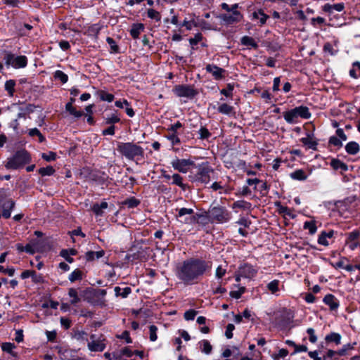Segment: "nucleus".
<instances>
[{
    "mask_svg": "<svg viewBox=\"0 0 360 360\" xmlns=\"http://www.w3.org/2000/svg\"><path fill=\"white\" fill-rule=\"evenodd\" d=\"M323 302L329 306L331 310L337 309L339 306L337 299L331 294L326 295L323 298Z\"/></svg>",
    "mask_w": 360,
    "mask_h": 360,
    "instance_id": "dca6fc26",
    "label": "nucleus"
},
{
    "mask_svg": "<svg viewBox=\"0 0 360 360\" xmlns=\"http://www.w3.org/2000/svg\"><path fill=\"white\" fill-rule=\"evenodd\" d=\"M333 234H334L333 231H330L328 233L323 232L319 237L318 243L320 245H323L324 246H328L329 245L328 238H331L333 236Z\"/></svg>",
    "mask_w": 360,
    "mask_h": 360,
    "instance_id": "5701e85b",
    "label": "nucleus"
},
{
    "mask_svg": "<svg viewBox=\"0 0 360 360\" xmlns=\"http://www.w3.org/2000/svg\"><path fill=\"white\" fill-rule=\"evenodd\" d=\"M330 165L334 169H336V170L340 169L342 171H346L347 169V166L345 163H343L342 161L337 160V159L332 160L331 162H330Z\"/></svg>",
    "mask_w": 360,
    "mask_h": 360,
    "instance_id": "72a5a7b5",
    "label": "nucleus"
},
{
    "mask_svg": "<svg viewBox=\"0 0 360 360\" xmlns=\"http://www.w3.org/2000/svg\"><path fill=\"white\" fill-rule=\"evenodd\" d=\"M235 329V326L232 323H229L226 328L225 335L227 338L230 339L233 337V330Z\"/></svg>",
    "mask_w": 360,
    "mask_h": 360,
    "instance_id": "680f3d73",
    "label": "nucleus"
},
{
    "mask_svg": "<svg viewBox=\"0 0 360 360\" xmlns=\"http://www.w3.org/2000/svg\"><path fill=\"white\" fill-rule=\"evenodd\" d=\"M198 172L197 174V179L202 183L207 184L210 179V173L212 170L207 165H201L198 168Z\"/></svg>",
    "mask_w": 360,
    "mask_h": 360,
    "instance_id": "9b49d317",
    "label": "nucleus"
},
{
    "mask_svg": "<svg viewBox=\"0 0 360 360\" xmlns=\"http://www.w3.org/2000/svg\"><path fill=\"white\" fill-rule=\"evenodd\" d=\"M68 295L72 298L70 301L72 304H76L80 301V298L76 289L73 288H70L68 290Z\"/></svg>",
    "mask_w": 360,
    "mask_h": 360,
    "instance_id": "e433bc0d",
    "label": "nucleus"
},
{
    "mask_svg": "<svg viewBox=\"0 0 360 360\" xmlns=\"http://www.w3.org/2000/svg\"><path fill=\"white\" fill-rule=\"evenodd\" d=\"M147 16L152 20H155L156 22H160L161 20V15L160 12L153 8H148L147 10Z\"/></svg>",
    "mask_w": 360,
    "mask_h": 360,
    "instance_id": "58836bf2",
    "label": "nucleus"
},
{
    "mask_svg": "<svg viewBox=\"0 0 360 360\" xmlns=\"http://www.w3.org/2000/svg\"><path fill=\"white\" fill-rule=\"evenodd\" d=\"M245 290V288L244 287H240L238 290L231 291L230 295L235 299H239L244 293Z\"/></svg>",
    "mask_w": 360,
    "mask_h": 360,
    "instance_id": "4d7b16f0",
    "label": "nucleus"
},
{
    "mask_svg": "<svg viewBox=\"0 0 360 360\" xmlns=\"http://www.w3.org/2000/svg\"><path fill=\"white\" fill-rule=\"evenodd\" d=\"M290 177L298 181H304L307 179V175L302 169H297L290 174Z\"/></svg>",
    "mask_w": 360,
    "mask_h": 360,
    "instance_id": "cd10ccee",
    "label": "nucleus"
},
{
    "mask_svg": "<svg viewBox=\"0 0 360 360\" xmlns=\"http://www.w3.org/2000/svg\"><path fill=\"white\" fill-rule=\"evenodd\" d=\"M1 348H2L3 351L13 354V350L14 348H15V346L13 343L5 342L2 345Z\"/></svg>",
    "mask_w": 360,
    "mask_h": 360,
    "instance_id": "6e6d98bb",
    "label": "nucleus"
},
{
    "mask_svg": "<svg viewBox=\"0 0 360 360\" xmlns=\"http://www.w3.org/2000/svg\"><path fill=\"white\" fill-rule=\"evenodd\" d=\"M105 347V344L100 340H93L88 343V348L92 352H102Z\"/></svg>",
    "mask_w": 360,
    "mask_h": 360,
    "instance_id": "f3484780",
    "label": "nucleus"
},
{
    "mask_svg": "<svg viewBox=\"0 0 360 360\" xmlns=\"http://www.w3.org/2000/svg\"><path fill=\"white\" fill-rule=\"evenodd\" d=\"M323 51L329 53L331 56L336 54L337 51L333 49L332 44L329 42H326L323 45Z\"/></svg>",
    "mask_w": 360,
    "mask_h": 360,
    "instance_id": "13d9d810",
    "label": "nucleus"
},
{
    "mask_svg": "<svg viewBox=\"0 0 360 360\" xmlns=\"http://www.w3.org/2000/svg\"><path fill=\"white\" fill-rule=\"evenodd\" d=\"M240 274L243 276L252 278L256 275L257 271L252 266L245 264L240 269Z\"/></svg>",
    "mask_w": 360,
    "mask_h": 360,
    "instance_id": "aec40b11",
    "label": "nucleus"
},
{
    "mask_svg": "<svg viewBox=\"0 0 360 360\" xmlns=\"http://www.w3.org/2000/svg\"><path fill=\"white\" fill-rule=\"evenodd\" d=\"M326 340L328 342H335L337 345L340 343V335L338 333H333L326 336Z\"/></svg>",
    "mask_w": 360,
    "mask_h": 360,
    "instance_id": "8fccbe9b",
    "label": "nucleus"
},
{
    "mask_svg": "<svg viewBox=\"0 0 360 360\" xmlns=\"http://www.w3.org/2000/svg\"><path fill=\"white\" fill-rule=\"evenodd\" d=\"M207 72L212 74L216 80H221L224 78L226 70L214 64H208L205 67Z\"/></svg>",
    "mask_w": 360,
    "mask_h": 360,
    "instance_id": "1a4fd4ad",
    "label": "nucleus"
},
{
    "mask_svg": "<svg viewBox=\"0 0 360 360\" xmlns=\"http://www.w3.org/2000/svg\"><path fill=\"white\" fill-rule=\"evenodd\" d=\"M117 150L127 158L132 160L135 157L143 156V150L141 147L132 143H119Z\"/></svg>",
    "mask_w": 360,
    "mask_h": 360,
    "instance_id": "20e7f679",
    "label": "nucleus"
},
{
    "mask_svg": "<svg viewBox=\"0 0 360 360\" xmlns=\"http://www.w3.org/2000/svg\"><path fill=\"white\" fill-rule=\"evenodd\" d=\"M345 150L347 153L350 155H355L359 151L360 147L356 142L351 141L346 145Z\"/></svg>",
    "mask_w": 360,
    "mask_h": 360,
    "instance_id": "b1692460",
    "label": "nucleus"
},
{
    "mask_svg": "<svg viewBox=\"0 0 360 360\" xmlns=\"http://www.w3.org/2000/svg\"><path fill=\"white\" fill-rule=\"evenodd\" d=\"M203 39V36L202 33L198 32L194 35V37H191L188 39L189 43L193 49H195V46H196L200 41H201Z\"/></svg>",
    "mask_w": 360,
    "mask_h": 360,
    "instance_id": "ea45409f",
    "label": "nucleus"
},
{
    "mask_svg": "<svg viewBox=\"0 0 360 360\" xmlns=\"http://www.w3.org/2000/svg\"><path fill=\"white\" fill-rule=\"evenodd\" d=\"M174 94L178 97H185L188 99H193L199 91L190 84H177L173 89Z\"/></svg>",
    "mask_w": 360,
    "mask_h": 360,
    "instance_id": "39448f33",
    "label": "nucleus"
},
{
    "mask_svg": "<svg viewBox=\"0 0 360 360\" xmlns=\"http://www.w3.org/2000/svg\"><path fill=\"white\" fill-rule=\"evenodd\" d=\"M210 217L220 223L228 221L231 215L227 210L223 207H214L209 210Z\"/></svg>",
    "mask_w": 360,
    "mask_h": 360,
    "instance_id": "423d86ee",
    "label": "nucleus"
},
{
    "mask_svg": "<svg viewBox=\"0 0 360 360\" xmlns=\"http://www.w3.org/2000/svg\"><path fill=\"white\" fill-rule=\"evenodd\" d=\"M283 112H294V113H305L309 112V108L307 106L300 105L284 111Z\"/></svg>",
    "mask_w": 360,
    "mask_h": 360,
    "instance_id": "a18cd8bd",
    "label": "nucleus"
},
{
    "mask_svg": "<svg viewBox=\"0 0 360 360\" xmlns=\"http://www.w3.org/2000/svg\"><path fill=\"white\" fill-rule=\"evenodd\" d=\"M183 27H185L187 30H191L193 27H199V23L195 22L194 19L187 20V19L186 18L179 25L180 28Z\"/></svg>",
    "mask_w": 360,
    "mask_h": 360,
    "instance_id": "473e14b6",
    "label": "nucleus"
},
{
    "mask_svg": "<svg viewBox=\"0 0 360 360\" xmlns=\"http://www.w3.org/2000/svg\"><path fill=\"white\" fill-rule=\"evenodd\" d=\"M41 157L46 161L49 162L55 160L56 159L57 155L54 152L49 151L47 153H42Z\"/></svg>",
    "mask_w": 360,
    "mask_h": 360,
    "instance_id": "864d4df0",
    "label": "nucleus"
},
{
    "mask_svg": "<svg viewBox=\"0 0 360 360\" xmlns=\"http://www.w3.org/2000/svg\"><path fill=\"white\" fill-rule=\"evenodd\" d=\"M15 202L12 200H6L2 204V212L1 215L6 219L11 217V211L14 207Z\"/></svg>",
    "mask_w": 360,
    "mask_h": 360,
    "instance_id": "4468645a",
    "label": "nucleus"
},
{
    "mask_svg": "<svg viewBox=\"0 0 360 360\" xmlns=\"http://www.w3.org/2000/svg\"><path fill=\"white\" fill-rule=\"evenodd\" d=\"M233 90V86L231 84H228L226 89H223L221 90V94L226 97H229L232 94Z\"/></svg>",
    "mask_w": 360,
    "mask_h": 360,
    "instance_id": "bf43d9fd",
    "label": "nucleus"
},
{
    "mask_svg": "<svg viewBox=\"0 0 360 360\" xmlns=\"http://www.w3.org/2000/svg\"><path fill=\"white\" fill-rule=\"evenodd\" d=\"M16 82L14 79L6 80L4 84V89L7 92L8 95L11 97L14 96L16 91L15 89Z\"/></svg>",
    "mask_w": 360,
    "mask_h": 360,
    "instance_id": "6ab92c4d",
    "label": "nucleus"
},
{
    "mask_svg": "<svg viewBox=\"0 0 360 360\" xmlns=\"http://www.w3.org/2000/svg\"><path fill=\"white\" fill-rule=\"evenodd\" d=\"M32 279L33 282L37 283H43L44 282L43 276L40 274H37L36 271H34Z\"/></svg>",
    "mask_w": 360,
    "mask_h": 360,
    "instance_id": "e2e57ef3",
    "label": "nucleus"
},
{
    "mask_svg": "<svg viewBox=\"0 0 360 360\" xmlns=\"http://www.w3.org/2000/svg\"><path fill=\"white\" fill-rule=\"evenodd\" d=\"M253 18L259 19L261 25H264L266 22L267 19L269 16L266 14L262 9H259L257 11H255L252 13Z\"/></svg>",
    "mask_w": 360,
    "mask_h": 360,
    "instance_id": "4be33fe9",
    "label": "nucleus"
},
{
    "mask_svg": "<svg viewBox=\"0 0 360 360\" xmlns=\"http://www.w3.org/2000/svg\"><path fill=\"white\" fill-rule=\"evenodd\" d=\"M59 47L64 51H67L70 49V44L66 40H61L59 41Z\"/></svg>",
    "mask_w": 360,
    "mask_h": 360,
    "instance_id": "0e129e2a",
    "label": "nucleus"
},
{
    "mask_svg": "<svg viewBox=\"0 0 360 360\" xmlns=\"http://www.w3.org/2000/svg\"><path fill=\"white\" fill-rule=\"evenodd\" d=\"M304 229L309 230V233L311 235L314 234L317 229L316 224L313 221L304 222Z\"/></svg>",
    "mask_w": 360,
    "mask_h": 360,
    "instance_id": "c03bdc74",
    "label": "nucleus"
},
{
    "mask_svg": "<svg viewBox=\"0 0 360 360\" xmlns=\"http://www.w3.org/2000/svg\"><path fill=\"white\" fill-rule=\"evenodd\" d=\"M115 292L117 296H121L122 297L124 298L131 293V290L129 287L121 288L120 287L117 286L115 288Z\"/></svg>",
    "mask_w": 360,
    "mask_h": 360,
    "instance_id": "f704fd0d",
    "label": "nucleus"
},
{
    "mask_svg": "<svg viewBox=\"0 0 360 360\" xmlns=\"http://www.w3.org/2000/svg\"><path fill=\"white\" fill-rule=\"evenodd\" d=\"M176 210L178 211L177 219L183 223H188V219H191V216L193 214V209L181 208Z\"/></svg>",
    "mask_w": 360,
    "mask_h": 360,
    "instance_id": "f8f14e48",
    "label": "nucleus"
},
{
    "mask_svg": "<svg viewBox=\"0 0 360 360\" xmlns=\"http://www.w3.org/2000/svg\"><path fill=\"white\" fill-rule=\"evenodd\" d=\"M134 352L129 347H124L119 352L112 354L116 360H127V358L132 356Z\"/></svg>",
    "mask_w": 360,
    "mask_h": 360,
    "instance_id": "ddd939ff",
    "label": "nucleus"
},
{
    "mask_svg": "<svg viewBox=\"0 0 360 360\" xmlns=\"http://www.w3.org/2000/svg\"><path fill=\"white\" fill-rule=\"evenodd\" d=\"M108 207V203L103 202L101 204H95L92 207V210L96 215H101L103 210Z\"/></svg>",
    "mask_w": 360,
    "mask_h": 360,
    "instance_id": "c9c22d12",
    "label": "nucleus"
},
{
    "mask_svg": "<svg viewBox=\"0 0 360 360\" xmlns=\"http://www.w3.org/2000/svg\"><path fill=\"white\" fill-rule=\"evenodd\" d=\"M253 91L259 94L261 98L265 99L266 102L271 100V94L268 89L255 87Z\"/></svg>",
    "mask_w": 360,
    "mask_h": 360,
    "instance_id": "c85d7f7f",
    "label": "nucleus"
},
{
    "mask_svg": "<svg viewBox=\"0 0 360 360\" xmlns=\"http://www.w3.org/2000/svg\"><path fill=\"white\" fill-rule=\"evenodd\" d=\"M288 354V351L286 349H279L278 353L273 354L271 357L274 360H279L285 358Z\"/></svg>",
    "mask_w": 360,
    "mask_h": 360,
    "instance_id": "37998d69",
    "label": "nucleus"
},
{
    "mask_svg": "<svg viewBox=\"0 0 360 360\" xmlns=\"http://www.w3.org/2000/svg\"><path fill=\"white\" fill-rule=\"evenodd\" d=\"M200 344L202 347V352L207 354H210L212 352V347L208 340H203L202 341H201Z\"/></svg>",
    "mask_w": 360,
    "mask_h": 360,
    "instance_id": "de8ad7c7",
    "label": "nucleus"
},
{
    "mask_svg": "<svg viewBox=\"0 0 360 360\" xmlns=\"http://www.w3.org/2000/svg\"><path fill=\"white\" fill-rule=\"evenodd\" d=\"M53 77L56 80H59L62 84H65L68 81V76L62 70H56L53 73Z\"/></svg>",
    "mask_w": 360,
    "mask_h": 360,
    "instance_id": "2f4dec72",
    "label": "nucleus"
},
{
    "mask_svg": "<svg viewBox=\"0 0 360 360\" xmlns=\"http://www.w3.org/2000/svg\"><path fill=\"white\" fill-rule=\"evenodd\" d=\"M60 323L65 329H68L71 326V321L68 318L61 317Z\"/></svg>",
    "mask_w": 360,
    "mask_h": 360,
    "instance_id": "338daca9",
    "label": "nucleus"
},
{
    "mask_svg": "<svg viewBox=\"0 0 360 360\" xmlns=\"http://www.w3.org/2000/svg\"><path fill=\"white\" fill-rule=\"evenodd\" d=\"M96 96L101 101H108V102H112L115 98V96L112 94L108 93V91H106L105 90H101V89L96 91Z\"/></svg>",
    "mask_w": 360,
    "mask_h": 360,
    "instance_id": "a211bd4d",
    "label": "nucleus"
},
{
    "mask_svg": "<svg viewBox=\"0 0 360 360\" xmlns=\"http://www.w3.org/2000/svg\"><path fill=\"white\" fill-rule=\"evenodd\" d=\"M219 18L226 25H229L240 22L243 20V15L240 11H233V13L231 14H221Z\"/></svg>",
    "mask_w": 360,
    "mask_h": 360,
    "instance_id": "6e6552de",
    "label": "nucleus"
},
{
    "mask_svg": "<svg viewBox=\"0 0 360 360\" xmlns=\"http://www.w3.org/2000/svg\"><path fill=\"white\" fill-rule=\"evenodd\" d=\"M329 143L338 147L342 146L341 141L335 136H332L330 138Z\"/></svg>",
    "mask_w": 360,
    "mask_h": 360,
    "instance_id": "774afa93",
    "label": "nucleus"
},
{
    "mask_svg": "<svg viewBox=\"0 0 360 360\" xmlns=\"http://www.w3.org/2000/svg\"><path fill=\"white\" fill-rule=\"evenodd\" d=\"M302 144L307 146L308 148H315L316 146V141L313 139L312 136L309 134H307L306 137H302L300 139Z\"/></svg>",
    "mask_w": 360,
    "mask_h": 360,
    "instance_id": "bb28decb",
    "label": "nucleus"
},
{
    "mask_svg": "<svg viewBox=\"0 0 360 360\" xmlns=\"http://www.w3.org/2000/svg\"><path fill=\"white\" fill-rule=\"evenodd\" d=\"M40 250L39 247L38 242H32L29 244H27L25 246V252L30 253L31 255L34 254L36 252H39Z\"/></svg>",
    "mask_w": 360,
    "mask_h": 360,
    "instance_id": "7c9ffc66",
    "label": "nucleus"
},
{
    "mask_svg": "<svg viewBox=\"0 0 360 360\" xmlns=\"http://www.w3.org/2000/svg\"><path fill=\"white\" fill-rule=\"evenodd\" d=\"M346 244L352 250L357 248L360 245V231L356 230L349 233L346 240Z\"/></svg>",
    "mask_w": 360,
    "mask_h": 360,
    "instance_id": "9d476101",
    "label": "nucleus"
},
{
    "mask_svg": "<svg viewBox=\"0 0 360 360\" xmlns=\"http://www.w3.org/2000/svg\"><path fill=\"white\" fill-rule=\"evenodd\" d=\"M4 60L7 68L12 67L15 69L25 68L28 63L27 58L25 56H16L10 51L4 50Z\"/></svg>",
    "mask_w": 360,
    "mask_h": 360,
    "instance_id": "f03ea898",
    "label": "nucleus"
},
{
    "mask_svg": "<svg viewBox=\"0 0 360 360\" xmlns=\"http://www.w3.org/2000/svg\"><path fill=\"white\" fill-rule=\"evenodd\" d=\"M197 314V311L193 309H190L188 311H186L184 313V318L186 320H193L195 315Z\"/></svg>",
    "mask_w": 360,
    "mask_h": 360,
    "instance_id": "052dcab7",
    "label": "nucleus"
},
{
    "mask_svg": "<svg viewBox=\"0 0 360 360\" xmlns=\"http://www.w3.org/2000/svg\"><path fill=\"white\" fill-rule=\"evenodd\" d=\"M30 157L25 150H20L12 157L8 158L5 167L8 169H18L30 162Z\"/></svg>",
    "mask_w": 360,
    "mask_h": 360,
    "instance_id": "7ed1b4c3",
    "label": "nucleus"
},
{
    "mask_svg": "<svg viewBox=\"0 0 360 360\" xmlns=\"http://www.w3.org/2000/svg\"><path fill=\"white\" fill-rule=\"evenodd\" d=\"M309 335V341L312 343H315L317 341V338L315 335L314 330L313 328H308L307 330Z\"/></svg>",
    "mask_w": 360,
    "mask_h": 360,
    "instance_id": "69168bd1",
    "label": "nucleus"
},
{
    "mask_svg": "<svg viewBox=\"0 0 360 360\" xmlns=\"http://www.w3.org/2000/svg\"><path fill=\"white\" fill-rule=\"evenodd\" d=\"M106 41L110 47V53H121L119 46L116 44L115 39L110 37L106 38Z\"/></svg>",
    "mask_w": 360,
    "mask_h": 360,
    "instance_id": "c756f323",
    "label": "nucleus"
},
{
    "mask_svg": "<svg viewBox=\"0 0 360 360\" xmlns=\"http://www.w3.org/2000/svg\"><path fill=\"white\" fill-rule=\"evenodd\" d=\"M83 278V272L77 269L74 271H72L69 276V280L73 283L76 281L82 280Z\"/></svg>",
    "mask_w": 360,
    "mask_h": 360,
    "instance_id": "4c0bfd02",
    "label": "nucleus"
},
{
    "mask_svg": "<svg viewBox=\"0 0 360 360\" xmlns=\"http://www.w3.org/2000/svg\"><path fill=\"white\" fill-rule=\"evenodd\" d=\"M167 137L173 146L180 143V139L175 132H171Z\"/></svg>",
    "mask_w": 360,
    "mask_h": 360,
    "instance_id": "603ef678",
    "label": "nucleus"
},
{
    "mask_svg": "<svg viewBox=\"0 0 360 360\" xmlns=\"http://www.w3.org/2000/svg\"><path fill=\"white\" fill-rule=\"evenodd\" d=\"M174 169L179 172L186 173L191 167L195 166L193 161L189 159H175L171 162Z\"/></svg>",
    "mask_w": 360,
    "mask_h": 360,
    "instance_id": "0eeeda50",
    "label": "nucleus"
},
{
    "mask_svg": "<svg viewBox=\"0 0 360 360\" xmlns=\"http://www.w3.org/2000/svg\"><path fill=\"white\" fill-rule=\"evenodd\" d=\"M279 285L280 281L278 280H274L267 284L266 288L271 293L278 295V292L280 290Z\"/></svg>",
    "mask_w": 360,
    "mask_h": 360,
    "instance_id": "393cba45",
    "label": "nucleus"
},
{
    "mask_svg": "<svg viewBox=\"0 0 360 360\" xmlns=\"http://www.w3.org/2000/svg\"><path fill=\"white\" fill-rule=\"evenodd\" d=\"M144 29V24L141 22L134 23L132 24L131 30L129 31L130 35L133 39H136L139 37L141 32H143Z\"/></svg>",
    "mask_w": 360,
    "mask_h": 360,
    "instance_id": "2eb2a0df",
    "label": "nucleus"
},
{
    "mask_svg": "<svg viewBox=\"0 0 360 360\" xmlns=\"http://www.w3.org/2000/svg\"><path fill=\"white\" fill-rule=\"evenodd\" d=\"M55 172V169L51 166H48L46 167H41L39 169V173L41 176H51Z\"/></svg>",
    "mask_w": 360,
    "mask_h": 360,
    "instance_id": "49530a36",
    "label": "nucleus"
},
{
    "mask_svg": "<svg viewBox=\"0 0 360 360\" xmlns=\"http://www.w3.org/2000/svg\"><path fill=\"white\" fill-rule=\"evenodd\" d=\"M349 76L354 79L360 77V62L356 61L352 63V68L349 70Z\"/></svg>",
    "mask_w": 360,
    "mask_h": 360,
    "instance_id": "a878e982",
    "label": "nucleus"
},
{
    "mask_svg": "<svg viewBox=\"0 0 360 360\" xmlns=\"http://www.w3.org/2000/svg\"><path fill=\"white\" fill-rule=\"evenodd\" d=\"M139 204V201L134 198H131L129 199L126 200L124 202V205H127L128 207L132 208L136 207Z\"/></svg>",
    "mask_w": 360,
    "mask_h": 360,
    "instance_id": "5fc2aeb1",
    "label": "nucleus"
},
{
    "mask_svg": "<svg viewBox=\"0 0 360 360\" xmlns=\"http://www.w3.org/2000/svg\"><path fill=\"white\" fill-rule=\"evenodd\" d=\"M173 184H176L183 188H185V185L183 184V178L178 174H174L172 176Z\"/></svg>",
    "mask_w": 360,
    "mask_h": 360,
    "instance_id": "09e8293b",
    "label": "nucleus"
},
{
    "mask_svg": "<svg viewBox=\"0 0 360 360\" xmlns=\"http://www.w3.org/2000/svg\"><path fill=\"white\" fill-rule=\"evenodd\" d=\"M240 44L243 46H250L254 49H257L259 47L255 40L252 37L247 35L243 36L240 38Z\"/></svg>",
    "mask_w": 360,
    "mask_h": 360,
    "instance_id": "412c9836",
    "label": "nucleus"
},
{
    "mask_svg": "<svg viewBox=\"0 0 360 360\" xmlns=\"http://www.w3.org/2000/svg\"><path fill=\"white\" fill-rule=\"evenodd\" d=\"M157 331H158V328L155 326L151 325L149 326L150 341L154 342V341L157 340V339H158Z\"/></svg>",
    "mask_w": 360,
    "mask_h": 360,
    "instance_id": "3c124183",
    "label": "nucleus"
},
{
    "mask_svg": "<svg viewBox=\"0 0 360 360\" xmlns=\"http://www.w3.org/2000/svg\"><path fill=\"white\" fill-rule=\"evenodd\" d=\"M124 105H125V106H126L125 112H134L133 109L129 107V105L126 100H124L123 101L119 100V101H116L115 103V105L119 108H123Z\"/></svg>",
    "mask_w": 360,
    "mask_h": 360,
    "instance_id": "79ce46f5",
    "label": "nucleus"
},
{
    "mask_svg": "<svg viewBox=\"0 0 360 360\" xmlns=\"http://www.w3.org/2000/svg\"><path fill=\"white\" fill-rule=\"evenodd\" d=\"M104 254L105 252L103 250H100L97 252L89 251L86 252V258L87 260H93L94 259L95 257L98 259L102 257L104 255Z\"/></svg>",
    "mask_w": 360,
    "mask_h": 360,
    "instance_id": "a19ab883",
    "label": "nucleus"
},
{
    "mask_svg": "<svg viewBox=\"0 0 360 360\" xmlns=\"http://www.w3.org/2000/svg\"><path fill=\"white\" fill-rule=\"evenodd\" d=\"M211 265L199 259H189L179 264L176 269L177 278L186 285L198 283Z\"/></svg>",
    "mask_w": 360,
    "mask_h": 360,
    "instance_id": "f257e3e1",
    "label": "nucleus"
}]
</instances>
